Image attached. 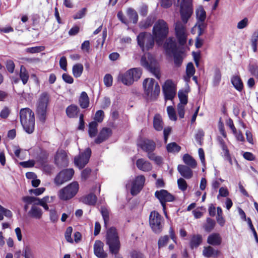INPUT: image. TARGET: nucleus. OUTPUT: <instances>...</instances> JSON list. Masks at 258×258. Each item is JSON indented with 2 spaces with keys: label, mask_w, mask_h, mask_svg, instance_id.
Wrapping results in <instances>:
<instances>
[{
  "label": "nucleus",
  "mask_w": 258,
  "mask_h": 258,
  "mask_svg": "<svg viewBox=\"0 0 258 258\" xmlns=\"http://www.w3.org/2000/svg\"><path fill=\"white\" fill-rule=\"evenodd\" d=\"M193 13L191 0H182L180 7L181 21L174 23L175 35L180 46H184L187 42L188 32L186 24Z\"/></svg>",
  "instance_id": "nucleus-1"
},
{
  "label": "nucleus",
  "mask_w": 258,
  "mask_h": 258,
  "mask_svg": "<svg viewBox=\"0 0 258 258\" xmlns=\"http://www.w3.org/2000/svg\"><path fill=\"white\" fill-rule=\"evenodd\" d=\"M106 243L109 247L110 253L115 254V258H123L117 255L120 248V242L116 229L114 227L109 228L106 231Z\"/></svg>",
  "instance_id": "nucleus-2"
},
{
  "label": "nucleus",
  "mask_w": 258,
  "mask_h": 258,
  "mask_svg": "<svg viewBox=\"0 0 258 258\" xmlns=\"http://www.w3.org/2000/svg\"><path fill=\"white\" fill-rule=\"evenodd\" d=\"M152 33L156 43L159 46L162 45L169 33L167 23L163 19L157 20L153 27Z\"/></svg>",
  "instance_id": "nucleus-3"
},
{
  "label": "nucleus",
  "mask_w": 258,
  "mask_h": 258,
  "mask_svg": "<svg viewBox=\"0 0 258 258\" xmlns=\"http://www.w3.org/2000/svg\"><path fill=\"white\" fill-rule=\"evenodd\" d=\"M20 118L22 125L28 134H32L34 130V113L29 108H22L20 111Z\"/></svg>",
  "instance_id": "nucleus-4"
},
{
  "label": "nucleus",
  "mask_w": 258,
  "mask_h": 258,
  "mask_svg": "<svg viewBox=\"0 0 258 258\" xmlns=\"http://www.w3.org/2000/svg\"><path fill=\"white\" fill-rule=\"evenodd\" d=\"M49 101L50 96L49 94L44 92L39 95L36 104V114L39 120L43 123L46 120L47 109Z\"/></svg>",
  "instance_id": "nucleus-5"
},
{
  "label": "nucleus",
  "mask_w": 258,
  "mask_h": 258,
  "mask_svg": "<svg viewBox=\"0 0 258 258\" xmlns=\"http://www.w3.org/2000/svg\"><path fill=\"white\" fill-rule=\"evenodd\" d=\"M143 85L144 88L145 94L148 100H154L158 96L160 88L158 83L155 82L154 79H146Z\"/></svg>",
  "instance_id": "nucleus-6"
},
{
  "label": "nucleus",
  "mask_w": 258,
  "mask_h": 258,
  "mask_svg": "<svg viewBox=\"0 0 258 258\" xmlns=\"http://www.w3.org/2000/svg\"><path fill=\"white\" fill-rule=\"evenodd\" d=\"M142 71L140 69L133 68L128 70L124 73L119 74L118 79L123 84L127 86L131 85L134 81H137L140 78Z\"/></svg>",
  "instance_id": "nucleus-7"
},
{
  "label": "nucleus",
  "mask_w": 258,
  "mask_h": 258,
  "mask_svg": "<svg viewBox=\"0 0 258 258\" xmlns=\"http://www.w3.org/2000/svg\"><path fill=\"white\" fill-rule=\"evenodd\" d=\"M137 41L142 51H145L153 47L155 40L153 35L145 32L140 33L138 35Z\"/></svg>",
  "instance_id": "nucleus-8"
},
{
  "label": "nucleus",
  "mask_w": 258,
  "mask_h": 258,
  "mask_svg": "<svg viewBox=\"0 0 258 258\" xmlns=\"http://www.w3.org/2000/svg\"><path fill=\"white\" fill-rule=\"evenodd\" d=\"M141 65L152 73L158 79H160V74L156 62L152 56L149 53L142 56L141 59Z\"/></svg>",
  "instance_id": "nucleus-9"
},
{
  "label": "nucleus",
  "mask_w": 258,
  "mask_h": 258,
  "mask_svg": "<svg viewBox=\"0 0 258 258\" xmlns=\"http://www.w3.org/2000/svg\"><path fill=\"white\" fill-rule=\"evenodd\" d=\"M79 187L77 182H73L59 191L58 197L61 200H69L75 196L78 191Z\"/></svg>",
  "instance_id": "nucleus-10"
},
{
  "label": "nucleus",
  "mask_w": 258,
  "mask_h": 258,
  "mask_svg": "<svg viewBox=\"0 0 258 258\" xmlns=\"http://www.w3.org/2000/svg\"><path fill=\"white\" fill-rule=\"evenodd\" d=\"M163 219L162 216L156 211L151 212L149 216V224L153 231L160 233L163 229Z\"/></svg>",
  "instance_id": "nucleus-11"
},
{
  "label": "nucleus",
  "mask_w": 258,
  "mask_h": 258,
  "mask_svg": "<svg viewBox=\"0 0 258 258\" xmlns=\"http://www.w3.org/2000/svg\"><path fill=\"white\" fill-rule=\"evenodd\" d=\"M91 154L90 148H87L83 152L80 153L74 159L75 165L80 169L83 168L88 163Z\"/></svg>",
  "instance_id": "nucleus-12"
},
{
  "label": "nucleus",
  "mask_w": 258,
  "mask_h": 258,
  "mask_svg": "<svg viewBox=\"0 0 258 258\" xmlns=\"http://www.w3.org/2000/svg\"><path fill=\"white\" fill-rule=\"evenodd\" d=\"M74 174L73 169H67L61 171L54 178V183L57 185H60L72 178Z\"/></svg>",
  "instance_id": "nucleus-13"
},
{
  "label": "nucleus",
  "mask_w": 258,
  "mask_h": 258,
  "mask_svg": "<svg viewBox=\"0 0 258 258\" xmlns=\"http://www.w3.org/2000/svg\"><path fill=\"white\" fill-rule=\"evenodd\" d=\"M155 196L160 201L164 210L166 208V202H172L175 199L172 195L165 189L157 190L155 193Z\"/></svg>",
  "instance_id": "nucleus-14"
},
{
  "label": "nucleus",
  "mask_w": 258,
  "mask_h": 258,
  "mask_svg": "<svg viewBox=\"0 0 258 258\" xmlns=\"http://www.w3.org/2000/svg\"><path fill=\"white\" fill-rule=\"evenodd\" d=\"M163 92L165 100H172L176 94V88L173 82L167 80L163 86Z\"/></svg>",
  "instance_id": "nucleus-15"
},
{
  "label": "nucleus",
  "mask_w": 258,
  "mask_h": 258,
  "mask_svg": "<svg viewBox=\"0 0 258 258\" xmlns=\"http://www.w3.org/2000/svg\"><path fill=\"white\" fill-rule=\"evenodd\" d=\"M145 178L143 175H140L136 177L135 180L132 182L131 188V193L132 195H137L142 189Z\"/></svg>",
  "instance_id": "nucleus-16"
},
{
  "label": "nucleus",
  "mask_w": 258,
  "mask_h": 258,
  "mask_svg": "<svg viewBox=\"0 0 258 258\" xmlns=\"http://www.w3.org/2000/svg\"><path fill=\"white\" fill-rule=\"evenodd\" d=\"M163 48L167 54L170 55L172 53L178 51V46L175 39L170 37L166 39L163 44Z\"/></svg>",
  "instance_id": "nucleus-17"
},
{
  "label": "nucleus",
  "mask_w": 258,
  "mask_h": 258,
  "mask_svg": "<svg viewBox=\"0 0 258 258\" xmlns=\"http://www.w3.org/2000/svg\"><path fill=\"white\" fill-rule=\"evenodd\" d=\"M54 162L58 167L67 166L69 161L66 152L63 150L58 151L54 157Z\"/></svg>",
  "instance_id": "nucleus-18"
},
{
  "label": "nucleus",
  "mask_w": 258,
  "mask_h": 258,
  "mask_svg": "<svg viewBox=\"0 0 258 258\" xmlns=\"http://www.w3.org/2000/svg\"><path fill=\"white\" fill-rule=\"evenodd\" d=\"M138 145L148 154L153 152L156 148L155 143L149 139H144L138 143Z\"/></svg>",
  "instance_id": "nucleus-19"
},
{
  "label": "nucleus",
  "mask_w": 258,
  "mask_h": 258,
  "mask_svg": "<svg viewBox=\"0 0 258 258\" xmlns=\"http://www.w3.org/2000/svg\"><path fill=\"white\" fill-rule=\"evenodd\" d=\"M103 243L100 240H96L94 244L95 255L99 258H105L107 254L103 249Z\"/></svg>",
  "instance_id": "nucleus-20"
},
{
  "label": "nucleus",
  "mask_w": 258,
  "mask_h": 258,
  "mask_svg": "<svg viewBox=\"0 0 258 258\" xmlns=\"http://www.w3.org/2000/svg\"><path fill=\"white\" fill-rule=\"evenodd\" d=\"M112 134V130L107 127H103L100 131L95 142L96 144H100L107 140Z\"/></svg>",
  "instance_id": "nucleus-21"
},
{
  "label": "nucleus",
  "mask_w": 258,
  "mask_h": 258,
  "mask_svg": "<svg viewBox=\"0 0 258 258\" xmlns=\"http://www.w3.org/2000/svg\"><path fill=\"white\" fill-rule=\"evenodd\" d=\"M191 169V168L185 165L180 164L177 166V170L181 176L187 179L191 178L193 176V172Z\"/></svg>",
  "instance_id": "nucleus-22"
},
{
  "label": "nucleus",
  "mask_w": 258,
  "mask_h": 258,
  "mask_svg": "<svg viewBox=\"0 0 258 258\" xmlns=\"http://www.w3.org/2000/svg\"><path fill=\"white\" fill-rule=\"evenodd\" d=\"M207 243L213 246L220 245L222 243V238L219 233H213L207 238Z\"/></svg>",
  "instance_id": "nucleus-23"
},
{
  "label": "nucleus",
  "mask_w": 258,
  "mask_h": 258,
  "mask_svg": "<svg viewBox=\"0 0 258 258\" xmlns=\"http://www.w3.org/2000/svg\"><path fill=\"white\" fill-rule=\"evenodd\" d=\"M136 165L139 169L144 172L149 171L152 168L151 164L143 158L137 160Z\"/></svg>",
  "instance_id": "nucleus-24"
},
{
  "label": "nucleus",
  "mask_w": 258,
  "mask_h": 258,
  "mask_svg": "<svg viewBox=\"0 0 258 258\" xmlns=\"http://www.w3.org/2000/svg\"><path fill=\"white\" fill-rule=\"evenodd\" d=\"M220 253L218 250L215 249L212 246L209 245L204 247L203 255L206 257H217Z\"/></svg>",
  "instance_id": "nucleus-25"
},
{
  "label": "nucleus",
  "mask_w": 258,
  "mask_h": 258,
  "mask_svg": "<svg viewBox=\"0 0 258 258\" xmlns=\"http://www.w3.org/2000/svg\"><path fill=\"white\" fill-rule=\"evenodd\" d=\"M203 238L200 234H193L191 235L189 241V246L191 249L197 248L202 243Z\"/></svg>",
  "instance_id": "nucleus-26"
},
{
  "label": "nucleus",
  "mask_w": 258,
  "mask_h": 258,
  "mask_svg": "<svg viewBox=\"0 0 258 258\" xmlns=\"http://www.w3.org/2000/svg\"><path fill=\"white\" fill-rule=\"evenodd\" d=\"M28 215L37 219H40L42 215L43 212L41 209L35 205H33L30 211L28 212Z\"/></svg>",
  "instance_id": "nucleus-27"
},
{
  "label": "nucleus",
  "mask_w": 258,
  "mask_h": 258,
  "mask_svg": "<svg viewBox=\"0 0 258 258\" xmlns=\"http://www.w3.org/2000/svg\"><path fill=\"white\" fill-rule=\"evenodd\" d=\"M79 111V108L74 104H71L66 108V114L69 118L77 117Z\"/></svg>",
  "instance_id": "nucleus-28"
},
{
  "label": "nucleus",
  "mask_w": 258,
  "mask_h": 258,
  "mask_svg": "<svg viewBox=\"0 0 258 258\" xmlns=\"http://www.w3.org/2000/svg\"><path fill=\"white\" fill-rule=\"evenodd\" d=\"M182 160L185 163V165L191 168H195L197 167V162L192 157L188 154L183 155Z\"/></svg>",
  "instance_id": "nucleus-29"
},
{
  "label": "nucleus",
  "mask_w": 258,
  "mask_h": 258,
  "mask_svg": "<svg viewBox=\"0 0 258 258\" xmlns=\"http://www.w3.org/2000/svg\"><path fill=\"white\" fill-rule=\"evenodd\" d=\"M79 102L80 106L82 108H87L89 106V99L86 92L81 93Z\"/></svg>",
  "instance_id": "nucleus-30"
},
{
  "label": "nucleus",
  "mask_w": 258,
  "mask_h": 258,
  "mask_svg": "<svg viewBox=\"0 0 258 258\" xmlns=\"http://www.w3.org/2000/svg\"><path fill=\"white\" fill-rule=\"evenodd\" d=\"M153 126L156 131H161L163 130V123L162 117L160 114H157L154 116L153 119Z\"/></svg>",
  "instance_id": "nucleus-31"
},
{
  "label": "nucleus",
  "mask_w": 258,
  "mask_h": 258,
  "mask_svg": "<svg viewBox=\"0 0 258 258\" xmlns=\"http://www.w3.org/2000/svg\"><path fill=\"white\" fill-rule=\"evenodd\" d=\"M97 198L93 194H90L82 198V202L88 205H94L96 202Z\"/></svg>",
  "instance_id": "nucleus-32"
},
{
  "label": "nucleus",
  "mask_w": 258,
  "mask_h": 258,
  "mask_svg": "<svg viewBox=\"0 0 258 258\" xmlns=\"http://www.w3.org/2000/svg\"><path fill=\"white\" fill-rule=\"evenodd\" d=\"M126 14L134 24H136L138 20V15L137 12L133 9L129 8L127 9Z\"/></svg>",
  "instance_id": "nucleus-33"
},
{
  "label": "nucleus",
  "mask_w": 258,
  "mask_h": 258,
  "mask_svg": "<svg viewBox=\"0 0 258 258\" xmlns=\"http://www.w3.org/2000/svg\"><path fill=\"white\" fill-rule=\"evenodd\" d=\"M234 88L238 91H241L243 89V84L240 78L238 76H233L231 80Z\"/></svg>",
  "instance_id": "nucleus-34"
},
{
  "label": "nucleus",
  "mask_w": 258,
  "mask_h": 258,
  "mask_svg": "<svg viewBox=\"0 0 258 258\" xmlns=\"http://www.w3.org/2000/svg\"><path fill=\"white\" fill-rule=\"evenodd\" d=\"M196 16L198 22H204L206 17V14L202 7H200L197 9Z\"/></svg>",
  "instance_id": "nucleus-35"
},
{
  "label": "nucleus",
  "mask_w": 258,
  "mask_h": 258,
  "mask_svg": "<svg viewBox=\"0 0 258 258\" xmlns=\"http://www.w3.org/2000/svg\"><path fill=\"white\" fill-rule=\"evenodd\" d=\"M73 74L75 78L80 77L83 71V66L81 63H77L73 67Z\"/></svg>",
  "instance_id": "nucleus-36"
},
{
  "label": "nucleus",
  "mask_w": 258,
  "mask_h": 258,
  "mask_svg": "<svg viewBox=\"0 0 258 258\" xmlns=\"http://www.w3.org/2000/svg\"><path fill=\"white\" fill-rule=\"evenodd\" d=\"M216 225L215 221L210 218H207L206 223L204 225L205 230L208 232H211L214 228Z\"/></svg>",
  "instance_id": "nucleus-37"
},
{
  "label": "nucleus",
  "mask_w": 258,
  "mask_h": 258,
  "mask_svg": "<svg viewBox=\"0 0 258 258\" xmlns=\"http://www.w3.org/2000/svg\"><path fill=\"white\" fill-rule=\"evenodd\" d=\"M20 77L24 85L26 84L29 79V74L26 68L22 66L20 68Z\"/></svg>",
  "instance_id": "nucleus-38"
},
{
  "label": "nucleus",
  "mask_w": 258,
  "mask_h": 258,
  "mask_svg": "<svg viewBox=\"0 0 258 258\" xmlns=\"http://www.w3.org/2000/svg\"><path fill=\"white\" fill-rule=\"evenodd\" d=\"M98 124L95 121L89 123V134L90 137H94L96 136L97 132Z\"/></svg>",
  "instance_id": "nucleus-39"
},
{
  "label": "nucleus",
  "mask_w": 258,
  "mask_h": 258,
  "mask_svg": "<svg viewBox=\"0 0 258 258\" xmlns=\"http://www.w3.org/2000/svg\"><path fill=\"white\" fill-rule=\"evenodd\" d=\"M167 150L170 153H178L181 150V147L176 143L172 142L167 144L166 146Z\"/></svg>",
  "instance_id": "nucleus-40"
},
{
  "label": "nucleus",
  "mask_w": 258,
  "mask_h": 258,
  "mask_svg": "<svg viewBox=\"0 0 258 258\" xmlns=\"http://www.w3.org/2000/svg\"><path fill=\"white\" fill-rule=\"evenodd\" d=\"M171 55L174 57V62L176 67H179L182 63L183 57L181 55V53L180 51H176L173 53Z\"/></svg>",
  "instance_id": "nucleus-41"
},
{
  "label": "nucleus",
  "mask_w": 258,
  "mask_h": 258,
  "mask_svg": "<svg viewBox=\"0 0 258 258\" xmlns=\"http://www.w3.org/2000/svg\"><path fill=\"white\" fill-rule=\"evenodd\" d=\"M100 211L104 220V226L106 227L109 220V211L105 207H101Z\"/></svg>",
  "instance_id": "nucleus-42"
},
{
  "label": "nucleus",
  "mask_w": 258,
  "mask_h": 258,
  "mask_svg": "<svg viewBox=\"0 0 258 258\" xmlns=\"http://www.w3.org/2000/svg\"><path fill=\"white\" fill-rule=\"evenodd\" d=\"M22 200L24 202L27 204H33V205L36 206V203H37V201H38V198L34 197H30V196H25L23 197Z\"/></svg>",
  "instance_id": "nucleus-43"
},
{
  "label": "nucleus",
  "mask_w": 258,
  "mask_h": 258,
  "mask_svg": "<svg viewBox=\"0 0 258 258\" xmlns=\"http://www.w3.org/2000/svg\"><path fill=\"white\" fill-rule=\"evenodd\" d=\"M167 111L170 119L173 121L177 120V116L176 115L175 111L172 106H168L167 108Z\"/></svg>",
  "instance_id": "nucleus-44"
},
{
  "label": "nucleus",
  "mask_w": 258,
  "mask_h": 258,
  "mask_svg": "<svg viewBox=\"0 0 258 258\" xmlns=\"http://www.w3.org/2000/svg\"><path fill=\"white\" fill-rule=\"evenodd\" d=\"M221 79V74L220 71L219 70H217L215 72L213 83V85L215 86H218Z\"/></svg>",
  "instance_id": "nucleus-45"
},
{
  "label": "nucleus",
  "mask_w": 258,
  "mask_h": 258,
  "mask_svg": "<svg viewBox=\"0 0 258 258\" xmlns=\"http://www.w3.org/2000/svg\"><path fill=\"white\" fill-rule=\"evenodd\" d=\"M148 157L151 160L154 161L157 164L160 165L162 162V159L160 156H156L153 152L148 154Z\"/></svg>",
  "instance_id": "nucleus-46"
},
{
  "label": "nucleus",
  "mask_w": 258,
  "mask_h": 258,
  "mask_svg": "<svg viewBox=\"0 0 258 258\" xmlns=\"http://www.w3.org/2000/svg\"><path fill=\"white\" fill-rule=\"evenodd\" d=\"M169 240V237L168 235H164L161 237L158 242V247L159 248L164 247L168 243Z\"/></svg>",
  "instance_id": "nucleus-47"
},
{
  "label": "nucleus",
  "mask_w": 258,
  "mask_h": 258,
  "mask_svg": "<svg viewBox=\"0 0 258 258\" xmlns=\"http://www.w3.org/2000/svg\"><path fill=\"white\" fill-rule=\"evenodd\" d=\"M248 70L251 75L255 78H258V66L256 64H250Z\"/></svg>",
  "instance_id": "nucleus-48"
},
{
  "label": "nucleus",
  "mask_w": 258,
  "mask_h": 258,
  "mask_svg": "<svg viewBox=\"0 0 258 258\" xmlns=\"http://www.w3.org/2000/svg\"><path fill=\"white\" fill-rule=\"evenodd\" d=\"M205 135L204 132L202 130H199L196 134L195 139L197 143L202 145L203 137Z\"/></svg>",
  "instance_id": "nucleus-49"
},
{
  "label": "nucleus",
  "mask_w": 258,
  "mask_h": 258,
  "mask_svg": "<svg viewBox=\"0 0 258 258\" xmlns=\"http://www.w3.org/2000/svg\"><path fill=\"white\" fill-rule=\"evenodd\" d=\"M196 70L192 62L187 63L186 68V74L188 76H193L195 73Z\"/></svg>",
  "instance_id": "nucleus-50"
},
{
  "label": "nucleus",
  "mask_w": 258,
  "mask_h": 258,
  "mask_svg": "<svg viewBox=\"0 0 258 258\" xmlns=\"http://www.w3.org/2000/svg\"><path fill=\"white\" fill-rule=\"evenodd\" d=\"M177 184L179 189L183 191H185L187 188V183L182 178H180L177 180Z\"/></svg>",
  "instance_id": "nucleus-51"
},
{
  "label": "nucleus",
  "mask_w": 258,
  "mask_h": 258,
  "mask_svg": "<svg viewBox=\"0 0 258 258\" xmlns=\"http://www.w3.org/2000/svg\"><path fill=\"white\" fill-rule=\"evenodd\" d=\"M178 96L180 100L179 103L186 104L187 103V96L186 93L183 91H179Z\"/></svg>",
  "instance_id": "nucleus-52"
},
{
  "label": "nucleus",
  "mask_w": 258,
  "mask_h": 258,
  "mask_svg": "<svg viewBox=\"0 0 258 258\" xmlns=\"http://www.w3.org/2000/svg\"><path fill=\"white\" fill-rule=\"evenodd\" d=\"M113 78L110 74H107L105 75L103 79L104 85L107 87H110L112 85Z\"/></svg>",
  "instance_id": "nucleus-53"
},
{
  "label": "nucleus",
  "mask_w": 258,
  "mask_h": 258,
  "mask_svg": "<svg viewBox=\"0 0 258 258\" xmlns=\"http://www.w3.org/2000/svg\"><path fill=\"white\" fill-rule=\"evenodd\" d=\"M186 104H182V103H178L177 106V112L179 117L180 118H183L184 116V108Z\"/></svg>",
  "instance_id": "nucleus-54"
},
{
  "label": "nucleus",
  "mask_w": 258,
  "mask_h": 258,
  "mask_svg": "<svg viewBox=\"0 0 258 258\" xmlns=\"http://www.w3.org/2000/svg\"><path fill=\"white\" fill-rule=\"evenodd\" d=\"M0 212L2 213L3 216L9 218L13 216L12 212L10 210L6 209L1 205H0Z\"/></svg>",
  "instance_id": "nucleus-55"
},
{
  "label": "nucleus",
  "mask_w": 258,
  "mask_h": 258,
  "mask_svg": "<svg viewBox=\"0 0 258 258\" xmlns=\"http://www.w3.org/2000/svg\"><path fill=\"white\" fill-rule=\"evenodd\" d=\"M73 228L72 227H68L65 232V238L67 241L69 242H73V240L71 237Z\"/></svg>",
  "instance_id": "nucleus-56"
},
{
  "label": "nucleus",
  "mask_w": 258,
  "mask_h": 258,
  "mask_svg": "<svg viewBox=\"0 0 258 258\" xmlns=\"http://www.w3.org/2000/svg\"><path fill=\"white\" fill-rule=\"evenodd\" d=\"M103 118L104 112L102 110H99L96 111L94 117L95 121H97L98 122H101L102 121Z\"/></svg>",
  "instance_id": "nucleus-57"
},
{
  "label": "nucleus",
  "mask_w": 258,
  "mask_h": 258,
  "mask_svg": "<svg viewBox=\"0 0 258 258\" xmlns=\"http://www.w3.org/2000/svg\"><path fill=\"white\" fill-rule=\"evenodd\" d=\"M43 50V47L42 46H35L29 47L26 49V51L31 53H35L40 52Z\"/></svg>",
  "instance_id": "nucleus-58"
},
{
  "label": "nucleus",
  "mask_w": 258,
  "mask_h": 258,
  "mask_svg": "<svg viewBox=\"0 0 258 258\" xmlns=\"http://www.w3.org/2000/svg\"><path fill=\"white\" fill-rule=\"evenodd\" d=\"M15 64L13 60H8L6 61V68L8 71L10 73H13L15 69Z\"/></svg>",
  "instance_id": "nucleus-59"
},
{
  "label": "nucleus",
  "mask_w": 258,
  "mask_h": 258,
  "mask_svg": "<svg viewBox=\"0 0 258 258\" xmlns=\"http://www.w3.org/2000/svg\"><path fill=\"white\" fill-rule=\"evenodd\" d=\"M10 113V110L8 107H5L0 112V117L2 118H7Z\"/></svg>",
  "instance_id": "nucleus-60"
},
{
  "label": "nucleus",
  "mask_w": 258,
  "mask_h": 258,
  "mask_svg": "<svg viewBox=\"0 0 258 258\" xmlns=\"http://www.w3.org/2000/svg\"><path fill=\"white\" fill-rule=\"evenodd\" d=\"M248 22V19L245 18L237 23V28L239 29H243L247 26Z\"/></svg>",
  "instance_id": "nucleus-61"
},
{
  "label": "nucleus",
  "mask_w": 258,
  "mask_h": 258,
  "mask_svg": "<svg viewBox=\"0 0 258 258\" xmlns=\"http://www.w3.org/2000/svg\"><path fill=\"white\" fill-rule=\"evenodd\" d=\"M206 27V25L205 24L204 22H198V34L199 36H201L204 33Z\"/></svg>",
  "instance_id": "nucleus-62"
},
{
  "label": "nucleus",
  "mask_w": 258,
  "mask_h": 258,
  "mask_svg": "<svg viewBox=\"0 0 258 258\" xmlns=\"http://www.w3.org/2000/svg\"><path fill=\"white\" fill-rule=\"evenodd\" d=\"M131 258H145V255L141 252L137 250H133L130 253Z\"/></svg>",
  "instance_id": "nucleus-63"
},
{
  "label": "nucleus",
  "mask_w": 258,
  "mask_h": 258,
  "mask_svg": "<svg viewBox=\"0 0 258 258\" xmlns=\"http://www.w3.org/2000/svg\"><path fill=\"white\" fill-rule=\"evenodd\" d=\"M110 103L111 101L110 98L108 97H105L101 103V108L103 109L107 108L110 106Z\"/></svg>",
  "instance_id": "nucleus-64"
}]
</instances>
